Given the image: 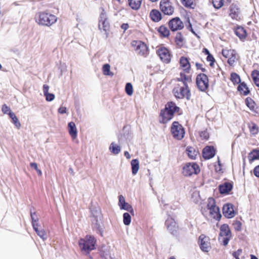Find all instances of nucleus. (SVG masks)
Masks as SVG:
<instances>
[{
    "mask_svg": "<svg viewBox=\"0 0 259 259\" xmlns=\"http://www.w3.org/2000/svg\"><path fill=\"white\" fill-rule=\"evenodd\" d=\"M96 240L91 235H87L85 238H81L78 241L79 246L82 251L89 255L91 251L96 248Z\"/></svg>",
    "mask_w": 259,
    "mask_h": 259,
    "instance_id": "obj_1",
    "label": "nucleus"
},
{
    "mask_svg": "<svg viewBox=\"0 0 259 259\" xmlns=\"http://www.w3.org/2000/svg\"><path fill=\"white\" fill-rule=\"evenodd\" d=\"M57 20V18L54 15L46 12H41L38 13L36 22L39 25L50 26L54 24Z\"/></svg>",
    "mask_w": 259,
    "mask_h": 259,
    "instance_id": "obj_2",
    "label": "nucleus"
},
{
    "mask_svg": "<svg viewBox=\"0 0 259 259\" xmlns=\"http://www.w3.org/2000/svg\"><path fill=\"white\" fill-rule=\"evenodd\" d=\"M200 171L199 165L195 162H188L183 167L182 173L185 177L197 175Z\"/></svg>",
    "mask_w": 259,
    "mask_h": 259,
    "instance_id": "obj_3",
    "label": "nucleus"
},
{
    "mask_svg": "<svg viewBox=\"0 0 259 259\" xmlns=\"http://www.w3.org/2000/svg\"><path fill=\"white\" fill-rule=\"evenodd\" d=\"M170 131L173 137L178 140H182L185 134L184 128L178 121L173 122Z\"/></svg>",
    "mask_w": 259,
    "mask_h": 259,
    "instance_id": "obj_4",
    "label": "nucleus"
},
{
    "mask_svg": "<svg viewBox=\"0 0 259 259\" xmlns=\"http://www.w3.org/2000/svg\"><path fill=\"white\" fill-rule=\"evenodd\" d=\"M196 83L199 91L205 92L209 87L208 76L204 73L198 74L196 78Z\"/></svg>",
    "mask_w": 259,
    "mask_h": 259,
    "instance_id": "obj_5",
    "label": "nucleus"
},
{
    "mask_svg": "<svg viewBox=\"0 0 259 259\" xmlns=\"http://www.w3.org/2000/svg\"><path fill=\"white\" fill-rule=\"evenodd\" d=\"M161 11L166 15L170 16L174 13V7L170 0H161L159 4Z\"/></svg>",
    "mask_w": 259,
    "mask_h": 259,
    "instance_id": "obj_6",
    "label": "nucleus"
},
{
    "mask_svg": "<svg viewBox=\"0 0 259 259\" xmlns=\"http://www.w3.org/2000/svg\"><path fill=\"white\" fill-rule=\"evenodd\" d=\"M165 225L168 232L174 236H179L178 226L175 220L171 217H168L165 221Z\"/></svg>",
    "mask_w": 259,
    "mask_h": 259,
    "instance_id": "obj_7",
    "label": "nucleus"
},
{
    "mask_svg": "<svg viewBox=\"0 0 259 259\" xmlns=\"http://www.w3.org/2000/svg\"><path fill=\"white\" fill-rule=\"evenodd\" d=\"M131 45L140 55L144 56L148 51L147 45L141 40H133L131 42Z\"/></svg>",
    "mask_w": 259,
    "mask_h": 259,
    "instance_id": "obj_8",
    "label": "nucleus"
},
{
    "mask_svg": "<svg viewBox=\"0 0 259 259\" xmlns=\"http://www.w3.org/2000/svg\"><path fill=\"white\" fill-rule=\"evenodd\" d=\"M207 207L209 210L210 214L214 219L219 221L221 219L222 215L220 211V208L216 206L214 199L212 200V203L209 202L207 204Z\"/></svg>",
    "mask_w": 259,
    "mask_h": 259,
    "instance_id": "obj_9",
    "label": "nucleus"
},
{
    "mask_svg": "<svg viewBox=\"0 0 259 259\" xmlns=\"http://www.w3.org/2000/svg\"><path fill=\"white\" fill-rule=\"evenodd\" d=\"M175 96L178 99H183L186 97L189 100L190 99L191 93L189 87L186 88L184 85L181 87L179 89H175L173 90Z\"/></svg>",
    "mask_w": 259,
    "mask_h": 259,
    "instance_id": "obj_10",
    "label": "nucleus"
},
{
    "mask_svg": "<svg viewBox=\"0 0 259 259\" xmlns=\"http://www.w3.org/2000/svg\"><path fill=\"white\" fill-rule=\"evenodd\" d=\"M198 244L201 250L203 252H207L211 249L209 238L204 234H201L199 237Z\"/></svg>",
    "mask_w": 259,
    "mask_h": 259,
    "instance_id": "obj_11",
    "label": "nucleus"
},
{
    "mask_svg": "<svg viewBox=\"0 0 259 259\" xmlns=\"http://www.w3.org/2000/svg\"><path fill=\"white\" fill-rule=\"evenodd\" d=\"M168 26L172 31L181 30L184 28V24L180 18L176 17L170 19L168 22Z\"/></svg>",
    "mask_w": 259,
    "mask_h": 259,
    "instance_id": "obj_12",
    "label": "nucleus"
},
{
    "mask_svg": "<svg viewBox=\"0 0 259 259\" xmlns=\"http://www.w3.org/2000/svg\"><path fill=\"white\" fill-rule=\"evenodd\" d=\"M102 219H92V225L93 230L101 236H103L104 226L102 220Z\"/></svg>",
    "mask_w": 259,
    "mask_h": 259,
    "instance_id": "obj_13",
    "label": "nucleus"
},
{
    "mask_svg": "<svg viewBox=\"0 0 259 259\" xmlns=\"http://www.w3.org/2000/svg\"><path fill=\"white\" fill-rule=\"evenodd\" d=\"M223 213L228 219L233 218L236 213L234 209V205L229 203L225 204L223 207Z\"/></svg>",
    "mask_w": 259,
    "mask_h": 259,
    "instance_id": "obj_14",
    "label": "nucleus"
},
{
    "mask_svg": "<svg viewBox=\"0 0 259 259\" xmlns=\"http://www.w3.org/2000/svg\"><path fill=\"white\" fill-rule=\"evenodd\" d=\"M157 53L163 62L166 63L170 62V55L166 48L163 47L157 50Z\"/></svg>",
    "mask_w": 259,
    "mask_h": 259,
    "instance_id": "obj_15",
    "label": "nucleus"
},
{
    "mask_svg": "<svg viewBox=\"0 0 259 259\" xmlns=\"http://www.w3.org/2000/svg\"><path fill=\"white\" fill-rule=\"evenodd\" d=\"M216 150L213 146H206L202 151V155L206 160L213 158L215 155Z\"/></svg>",
    "mask_w": 259,
    "mask_h": 259,
    "instance_id": "obj_16",
    "label": "nucleus"
},
{
    "mask_svg": "<svg viewBox=\"0 0 259 259\" xmlns=\"http://www.w3.org/2000/svg\"><path fill=\"white\" fill-rule=\"evenodd\" d=\"M174 115V113L169 110H166L165 107L164 109L160 111V116L161 117V119L160 120V123H167L172 118Z\"/></svg>",
    "mask_w": 259,
    "mask_h": 259,
    "instance_id": "obj_17",
    "label": "nucleus"
},
{
    "mask_svg": "<svg viewBox=\"0 0 259 259\" xmlns=\"http://www.w3.org/2000/svg\"><path fill=\"white\" fill-rule=\"evenodd\" d=\"M232 189L233 185L229 182H225L219 186V192L223 195L228 194Z\"/></svg>",
    "mask_w": 259,
    "mask_h": 259,
    "instance_id": "obj_18",
    "label": "nucleus"
},
{
    "mask_svg": "<svg viewBox=\"0 0 259 259\" xmlns=\"http://www.w3.org/2000/svg\"><path fill=\"white\" fill-rule=\"evenodd\" d=\"M180 64L185 73H189L190 72L191 65L188 58L184 56L181 57L180 59Z\"/></svg>",
    "mask_w": 259,
    "mask_h": 259,
    "instance_id": "obj_19",
    "label": "nucleus"
},
{
    "mask_svg": "<svg viewBox=\"0 0 259 259\" xmlns=\"http://www.w3.org/2000/svg\"><path fill=\"white\" fill-rule=\"evenodd\" d=\"M150 17L153 22H158L162 19V15L159 10L153 9L150 13Z\"/></svg>",
    "mask_w": 259,
    "mask_h": 259,
    "instance_id": "obj_20",
    "label": "nucleus"
},
{
    "mask_svg": "<svg viewBox=\"0 0 259 259\" xmlns=\"http://www.w3.org/2000/svg\"><path fill=\"white\" fill-rule=\"evenodd\" d=\"M68 130L69 135L73 139L77 137V130L74 122L71 121L68 123Z\"/></svg>",
    "mask_w": 259,
    "mask_h": 259,
    "instance_id": "obj_21",
    "label": "nucleus"
},
{
    "mask_svg": "<svg viewBox=\"0 0 259 259\" xmlns=\"http://www.w3.org/2000/svg\"><path fill=\"white\" fill-rule=\"evenodd\" d=\"M186 152L188 157L191 159H195L198 154V151L194 147L188 146L186 148Z\"/></svg>",
    "mask_w": 259,
    "mask_h": 259,
    "instance_id": "obj_22",
    "label": "nucleus"
},
{
    "mask_svg": "<svg viewBox=\"0 0 259 259\" xmlns=\"http://www.w3.org/2000/svg\"><path fill=\"white\" fill-rule=\"evenodd\" d=\"M239 84V85L237 87L238 92L242 94V91H243V95L244 96H247L250 93V90L245 82H241Z\"/></svg>",
    "mask_w": 259,
    "mask_h": 259,
    "instance_id": "obj_23",
    "label": "nucleus"
},
{
    "mask_svg": "<svg viewBox=\"0 0 259 259\" xmlns=\"http://www.w3.org/2000/svg\"><path fill=\"white\" fill-rule=\"evenodd\" d=\"M231 230L227 224H223L220 228V232L219 236H231Z\"/></svg>",
    "mask_w": 259,
    "mask_h": 259,
    "instance_id": "obj_24",
    "label": "nucleus"
},
{
    "mask_svg": "<svg viewBox=\"0 0 259 259\" xmlns=\"http://www.w3.org/2000/svg\"><path fill=\"white\" fill-rule=\"evenodd\" d=\"M142 0H128V6L132 10H138L141 6Z\"/></svg>",
    "mask_w": 259,
    "mask_h": 259,
    "instance_id": "obj_25",
    "label": "nucleus"
},
{
    "mask_svg": "<svg viewBox=\"0 0 259 259\" xmlns=\"http://www.w3.org/2000/svg\"><path fill=\"white\" fill-rule=\"evenodd\" d=\"M165 107H166V110H169V111L172 112L174 114L175 112H178L180 110V108L173 102H167Z\"/></svg>",
    "mask_w": 259,
    "mask_h": 259,
    "instance_id": "obj_26",
    "label": "nucleus"
},
{
    "mask_svg": "<svg viewBox=\"0 0 259 259\" xmlns=\"http://www.w3.org/2000/svg\"><path fill=\"white\" fill-rule=\"evenodd\" d=\"M185 72H181L180 74V77L178 78V81H182L184 85L186 88H188L187 81H191V77L190 76H187L185 74Z\"/></svg>",
    "mask_w": 259,
    "mask_h": 259,
    "instance_id": "obj_27",
    "label": "nucleus"
},
{
    "mask_svg": "<svg viewBox=\"0 0 259 259\" xmlns=\"http://www.w3.org/2000/svg\"><path fill=\"white\" fill-rule=\"evenodd\" d=\"M91 211L92 219H102V214L100 208L95 207L93 208Z\"/></svg>",
    "mask_w": 259,
    "mask_h": 259,
    "instance_id": "obj_28",
    "label": "nucleus"
},
{
    "mask_svg": "<svg viewBox=\"0 0 259 259\" xmlns=\"http://www.w3.org/2000/svg\"><path fill=\"white\" fill-rule=\"evenodd\" d=\"M132 172L133 175L137 174L139 169V162L138 159H134L132 160L131 162Z\"/></svg>",
    "mask_w": 259,
    "mask_h": 259,
    "instance_id": "obj_29",
    "label": "nucleus"
},
{
    "mask_svg": "<svg viewBox=\"0 0 259 259\" xmlns=\"http://www.w3.org/2000/svg\"><path fill=\"white\" fill-rule=\"evenodd\" d=\"M109 149L110 151L114 155H117L121 151L120 146L115 144L114 142H112L110 144Z\"/></svg>",
    "mask_w": 259,
    "mask_h": 259,
    "instance_id": "obj_30",
    "label": "nucleus"
},
{
    "mask_svg": "<svg viewBox=\"0 0 259 259\" xmlns=\"http://www.w3.org/2000/svg\"><path fill=\"white\" fill-rule=\"evenodd\" d=\"M235 33L240 39L245 38L246 36V30L242 27H237Z\"/></svg>",
    "mask_w": 259,
    "mask_h": 259,
    "instance_id": "obj_31",
    "label": "nucleus"
},
{
    "mask_svg": "<svg viewBox=\"0 0 259 259\" xmlns=\"http://www.w3.org/2000/svg\"><path fill=\"white\" fill-rule=\"evenodd\" d=\"M39 225L37 226L33 227V228L37 234L43 240H46L47 239V235L46 232L44 229H39Z\"/></svg>",
    "mask_w": 259,
    "mask_h": 259,
    "instance_id": "obj_32",
    "label": "nucleus"
},
{
    "mask_svg": "<svg viewBox=\"0 0 259 259\" xmlns=\"http://www.w3.org/2000/svg\"><path fill=\"white\" fill-rule=\"evenodd\" d=\"M230 80L234 85L238 84L241 82L240 76L235 72L231 73Z\"/></svg>",
    "mask_w": 259,
    "mask_h": 259,
    "instance_id": "obj_33",
    "label": "nucleus"
},
{
    "mask_svg": "<svg viewBox=\"0 0 259 259\" xmlns=\"http://www.w3.org/2000/svg\"><path fill=\"white\" fill-rule=\"evenodd\" d=\"M157 30L160 35L163 37H166L169 35V31L166 27L163 25L160 26Z\"/></svg>",
    "mask_w": 259,
    "mask_h": 259,
    "instance_id": "obj_34",
    "label": "nucleus"
},
{
    "mask_svg": "<svg viewBox=\"0 0 259 259\" xmlns=\"http://www.w3.org/2000/svg\"><path fill=\"white\" fill-rule=\"evenodd\" d=\"M103 73L105 75L112 76L114 73L110 71V66L109 64H105L102 67Z\"/></svg>",
    "mask_w": 259,
    "mask_h": 259,
    "instance_id": "obj_35",
    "label": "nucleus"
},
{
    "mask_svg": "<svg viewBox=\"0 0 259 259\" xmlns=\"http://www.w3.org/2000/svg\"><path fill=\"white\" fill-rule=\"evenodd\" d=\"M251 76L254 84L259 87V71L254 70L252 71Z\"/></svg>",
    "mask_w": 259,
    "mask_h": 259,
    "instance_id": "obj_36",
    "label": "nucleus"
},
{
    "mask_svg": "<svg viewBox=\"0 0 259 259\" xmlns=\"http://www.w3.org/2000/svg\"><path fill=\"white\" fill-rule=\"evenodd\" d=\"M248 158L250 161L259 159V150L254 149L251 153L249 154Z\"/></svg>",
    "mask_w": 259,
    "mask_h": 259,
    "instance_id": "obj_37",
    "label": "nucleus"
},
{
    "mask_svg": "<svg viewBox=\"0 0 259 259\" xmlns=\"http://www.w3.org/2000/svg\"><path fill=\"white\" fill-rule=\"evenodd\" d=\"M30 215L31 219L32 221V227H36L38 226V218L35 212H32V210H30Z\"/></svg>",
    "mask_w": 259,
    "mask_h": 259,
    "instance_id": "obj_38",
    "label": "nucleus"
},
{
    "mask_svg": "<svg viewBox=\"0 0 259 259\" xmlns=\"http://www.w3.org/2000/svg\"><path fill=\"white\" fill-rule=\"evenodd\" d=\"M9 116L12 119V121L14 124L15 126L17 128H19L21 127V123L15 113L14 112L10 113Z\"/></svg>",
    "mask_w": 259,
    "mask_h": 259,
    "instance_id": "obj_39",
    "label": "nucleus"
},
{
    "mask_svg": "<svg viewBox=\"0 0 259 259\" xmlns=\"http://www.w3.org/2000/svg\"><path fill=\"white\" fill-rule=\"evenodd\" d=\"M246 105L251 111H253L254 109V105L255 104L254 101L250 97H247L245 100Z\"/></svg>",
    "mask_w": 259,
    "mask_h": 259,
    "instance_id": "obj_40",
    "label": "nucleus"
},
{
    "mask_svg": "<svg viewBox=\"0 0 259 259\" xmlns=\"http://www.w3.org/2000/svg\"><path fill=\"white\" fill-rule=\"evenodd\" d=\"M230 16L232 18L237 19L238 16V9L231 6L230 7Z\"/></svg>",
    "mask_w": 259,
    "mask_h": 259,
    "instance_id": "obj_41",
    "label": "nucleus"
},
{
    "mask_svg": "<svg viewBox=\"0 0 259 259\" xmlns=\"http://www.w3.org/2000/svg\"><path fill=\"white\" fill-rule=\"evenodd\" d=\"M120 209L121 210H126L128 211L132 215H134V210L132 206L127 202L125 203V204L122 205Z\"/></svg>",
    "mask_w": 259,
    "mask_h": 259,
    "instance_id": "obj_42",
    "label": "nucleus"
},
{
    "mask_svg": "<svg viewBox=\"0 0 259 259\" xmlns=\"http://www.w3.org/2000/svg\"><path fill=\"white\" fill-rule=\"evenodd\" d=\"M123 222L125 225L128 226L131 223V216L128 212H125L123 214Z\"/></svg>",
    "mask_w": 259,
    "mask_h": 259,
    "instance_id": "obj_43",
    "label": "nucleus"
},
{
    "mask_svg": "<svg viewBox=\"0 0 259 259\" xmlns=\"http://www.w3.org/2000/svg\"><path fill=\"white\" fill-rule=\"evenodd\" d=\"M125 92L128 96H131L133 94V87L131 82H127L125 87Z\"/></svg>",
    "mask_w": 259,
    "mask_h": 259,
    "instance_id": "obj_44",
    "label": "nucleus"
},
{
    "mask_svg": "<svg viewBox=\"0 0 259 259\" xmlns=\"http://www.w3.org/2000/svg\"><path fill=\"white\" fill-rule=\"evenodd\" d=\"M212 3L214 8L219 9L224 5V0H212Z\"/></svg>",
    "mask_w": 259,
    "mask_h": 259,
    "instance_id": "obj_45",
    "label": "nucleus"
},
{
    "mask_svg": "<svg viewBox=\"0 0 259 259\" xmlns=\"http://www.w3.org/2000/svg\"><path fill=\"white\" fill-rule=\"evenodd\" d=\"M250 132L252 135H255L258 132V128L257 125L254 123H251V125L249 126Z\"/></svg>",
    "mask_w": 259,
    "mask_h": 259,
    "instance_id": "obj_46",
    "label": "nucleus"
},
{
    "mask_svg": "<svg viewBox=\"0 0 259 259\" xmlns=\"http://www.w3.org/2000/svg\"><path fill=\"white\" fill-rule=\"evenodd\" d=\"M182 5L187 8H193L192 5L193 2L192 0H180Z\"/></svg>",
    "mask_w": 259,
    "mask_h": 259,
    "instance_id": "obj_47",
    "label": "nucleus"
},
{
    "mask_svg": "<svg viewBox=\"0 0 259 259\" xmlns=\"http://www.w3.org/2000/svg\"><path fill=\"white\" fill-rule=\"evenodd\" d=\"M186 23H188V24H186V27H187V28L193 34H194L195 35L197 36L198 37H199V36L197 35V34L195 32V31L194 30L193 27H192V25L190 22V20L189 19V18H187V20L186 21Z\"/></svg>",
    "mask_w": 259,
    "mask_h": 259,
    "instance_id": "obj_48",
    "label": "nucleus"
},
{
    "mask_svg": "<svg viewBox=\"0 0 259 259\" xmlns=\"http://www.w3.org/2000/svg\"><path fill=\"white\" fill-rule=\"evenodd\" d=\"M107 16L105 10L103 9L100 16V20L99 22V28L101 30V21L107 20Z\"/></svg>",
    "mask_w": 259,
    "mask_h": 259,
    "instance_id": "obj_49",
    "label": "nucleus"
},
{
    "mask_svg": "<svg viewBox=\"0 0 259 259\" xmlns=\"http://www.w3.org/2000/svg\"><path fill=\"white\" fill-rule=\"evenodd\" d=\"M234 50H222V55L223 56L226 58H228L231 55L234 54Z\"/></svg>",
    "mask_w": 259,
    "mask_h": 259,
    "instance_id": "obj_50",
    "label": "nucleus"
},
{
    "mask_svg": "<svg viewBox=\"0 0 259 259\" xmlns=\"http://www.w3.org/2000/svg\"><path fill=\"white\" fill-rule=\"evenodd\" d=\"M236 59V52L234 51V54L231 55V56L228 58V63L229 64V65L233 66L235 62Z\"/></svg>",
    "mask_w": 259,
    "mask_h": 259,
    "instance_id": "obj_51",
    "label": "nucleus"
},
{
    "mask_svg": "<svg viewBox=\"0 0 259 259\" xmlns=\"http://www.w3.org/2000/svg\"><path fill=\"white\" fill-rule=\"evenodd\" d=\"M234 228L236 231H240L242 229V223L238 220H236L233 224Z\"/></svg>",
    "mask_w": 259,
    "mask_h": 259,
    "instance_id": "obj_52",
    "label": "nucleus"
},
{
    "mask_svg": "<svg viewBox=\"0 0 259 259\" xmlns=\"http://www.w3.org/2000/svg\"><path fill=\"white\" fill-rule=\"evenodd\" d=\"M2 111L4 114H8L9 116L10 115V113H13L10 108L8 107L6 104H4L2 107Z\"/></svg>",
    "mask_w": 259,
    "mask_h": 259,
    "instance_id": "obj_53",
    "label": "nucleus"
},
{
    "mask_svg": "<svg viewBox=\"0 0 259 259\" xmlns=\"http://www.w3.org/2000/svg\"><path fill=\"white\" fill-rule=\"evenodd\" d=\"M183 41V37L181 32H177L175 37V41L177 45L182 43Z\"/></svg>",
    "mask_w": 259,
    "mask_h": 259,
    "instance_id": "obj_54",
    "label": "nucleus"
},
{
    "mask_svg": "<svg viewBox=\"0 0 259 259\" xmlns=\"http://www.w3.org/2000/svg\"><path fill=\"white\" fill-rule=\"evenodd\" d=\"M199 135L200 137L203 140H207L209 138V134L206 130L200 132Z\"/></svg>",
    "mask_w": 259,
    "mask_h": 259,
    "instance_id": "obj_55",
    "label": "nucleus"
},
{
    "mask_svg": "<svg viewBox=\"0 0 259 259\" xmlns=\"http://www.w3.org/2000/svg\"><path fill=\"white\" fill-rule=\"evenodd\" d=\"M101 29H103L105 31H107L109 27V23L107 20H104L101 21Z\"/></svg>",
    "mask_w": 259,
    "mask_h": 259,
    "instance_id": "obj_56",
    "label": "nucleus"
},
{
    "mask_svg": "<svg viewBox=\"0 0 259 259\" xmlns=\"http://www.w3.org/2000/svg\"><path fill=\"white\" fill-rule=\"evenodd\" d=\"M206 60L210 62L209 65L211 67H213L215 60L213 56L211 54L207 56Z\"/></svg>",
    "mask_w": 259,
    "mask_h": 259,
    "instance_id": "obj_57",
    "label": "nucleus"
},
{
    "mask_svg": "<svg viewBox=\"0 0 259 259\" xmlns=\"http://www.w3.org/2000/svg\"><path fill=\"white\" fill-rule=\"evenodd\" d=\"M126 202L125 200L124 197L123 195H120L118 196V205L120 208L122 205L125 204Z\"/></svg>",
    "mask_w": 259,
    "mask_h": 259,
    "instance_id": "obj_58",
    "label": "nucleus"
},
{
    "mask_svg": "<svg viewBox=\"0 0 259 259\" xmlns=\"http://www.w3.org/2000/svg\"><path fill=\"white\" fill-rule=\"evenodd\" d=\"M46 97V99L48 102L52 101L55 99V95L53 93H48V94L44 95Z\"/></svg>",
    "mask_w": 259,
    "mask_h": 259,
    "instance_id": "obj_59",
    "label": "nucleus"
},
{
    "mask_svg": "<svg viewBox=\"0 0 259 259\" xmlns=\"http://www.w3.org/2000/svg\"><path fill=\"white\" fill-rule=\"evenodd\" d=\"M100 256L103 259H109V256H111L108 251H101L100 252Z\"/></svg>",
    "mask_w": 259,
    "mask_h": 259,
    "instance_id": "obj_60",
    "label": "nucleus"
},
{
    "mask_svg": "<svg viewBox=\"0 0 259 259\" xmlns=\"http://www.w3.org/2000/svg\"><path fill=\"white\" fill-rule=\"evenodd\" d=\"M242 252L241 249H238L237 251H234L232 253L233 256L235 258H239V256Z\"/></svg>",
    "mask_w": 259,
    "mask_h": 259,
    "instance_id": "obj_61",
    "label": "nucleus"
},
{
    "mask_svg": "<svg viewBox=\"0 0 259 259\" xmlns=\"http://www.w3.org/2000/svg\"><path fill=\"white\" fill-rule=\"evenodd\" d=\"M253 174L255 177L259 178V165L254 168Z\"/></svg>",
    "mask_w": 259,
    "mask_h": 259,
    "instance_id": "obj_62",
    "label": "nucleus"
},
{
    "mask_svg": "<svg viewBox=\"0 0 259 259\" xmlns=\"http://www.w3.org/2000/svg\"><path fill=\"white\" fill-rule=\"evenodd\" d=\"M67 109L65 107L61 106L58 110V112L60 114L66 113Z\"/></svg>",
    "mask_w": 259,
    "mask_h": 259,
    "instance_id": "obj_63",
    "label": "nucleus"
},
{
    "mask_svg": "<svg viewBox=\"0 0 259 259\" xmlns=\"http://www.w3.org/2000/svg\"><path fill=\"white\" fill-rule=\"evenodd\" d=\"M230 236H229V237L226 236V237L223 238L222 242H223V244L224 246H226L228 245L229 241L230 240Z\"/></svg>",
    "mask_w": 259,
    "mask_h": 259,
    "instance_id": "obj_64",
    "label": "nucleus"
}]
</instances>
